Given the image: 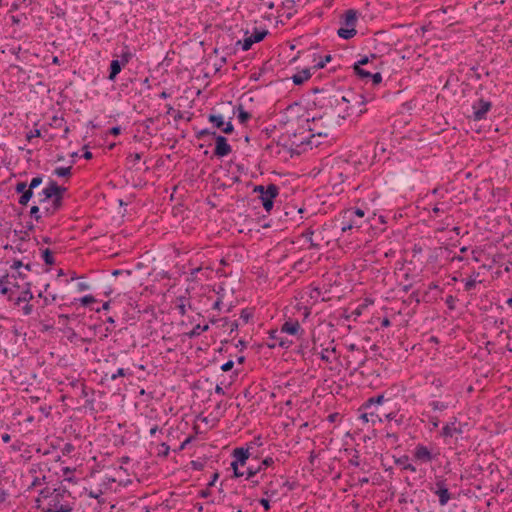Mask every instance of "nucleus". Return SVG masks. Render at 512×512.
<instances>
[{
  "label": "nucleus",
  "mask_w": 512,
  "mask_h": 512,
  "mask_svg": "<svg viewBox=\"0 0 512 512\" xmlns=\"http://www.w3.org/2000/svg\"><path fill=\"white\" fill-rule=\"evenodd\" d=\"M455 301H456V298L452 295H448L445 299V303L447 305V307L450 309V310H454L455 309Z\"/></svg>",
  "instance_id": "60"
},
{
  "label": "nucleus",
  "mask_w": 512,
  "mask_h": 512,
  "mask_svg": "<svg viewBox=\"0 0 512 512\" xmlns=\"http://www.w3.org/2000/svg\"><path fill=\"white\" fill-rule=\"evenodd\" d=\"M0 293L2 295H6L8 297L9 301L14 300V290L11 287L7 286V285L1 284V286H0Z\"/></svg>",
  "instance_id": "40"
},
{
  "label": "nucleus",
  "mask_w": 512,
  "mask_h": 512,
  "mask_svg": "<svg viewBox=\"0 0 512 512\" xmlns=\"http://www.w3.org/2000/svg\"><path fill=\"white\" fill-rule=\"evenodd\" d=\"M429 405L433 408V410L439 411H444L448 408V405L441 401H432Z\"/></svg>",
  "instance_id": "50"
},
{
  "label": "nucleus",
  "mask_w": 512,
  "mask_h": 512,
  "mask_svg": "<svg viewBox=\"0 0 512 512\" xmlns=\"http://www.w3.org/2000/svg\"><path fill=\"white\" fill-rule=\"evenodd\" d=\"M280 333H287L289 335L303 334L304 330L301 328L298 320L289 319L281 326Z\"/></svg>",
  "instance_id": "16"
},
{
  "label": "nucleus",
  "mask_w": 512,
  "mask_h": 512,
  "mask_svg": "<svg viewBox=\"0 0 512 512\" xmlns=\"http://www.w3.org/2000/svg\"><path fill=\"white\" fill-rule=\"evenodd\" d=\"M215 139V149H214V156L218 158L225 157L229 155L232 151V148L230 144L228 143V140L226 137L217 134Z\"/></svg>",
  "instance_id": "10"
},
{
  "label": "nucleus",
  "mask_w": 512,
  "mask_h": 512,
  "mask_svg": "<svg viewBox=\"0 0 512 512\" xmlns=\"http://www.w3.org/2000/svg\"><path fill=\"white\" fill-rule=\"evenodd\" d=\"M349 464L354 466V467H358L360 465V461H359V452L358 450H354V455L353 457L349 460Z\"/></svg>",
  "instance_id": "62"
},
{
  "label": "nucleus",
  "mask_w": 512,
  "mask_h": 512,
  "mask_svg": "<svg viewBox=\"0 0 512 512\" xmlns=\"http://www.w3.org/2000/svg\"><path fill=\"white\" fill-rule=\"evenodd\" d=\"M237 109V118L241 124H246L252 117L251 113L244 110L243 106L240 104L236 107Z\"/></svg>",
  "instance_id": "29"
},
{
  "label": "nucleus",
  "mask_w": 512,
  "mask_h": 512,
  "mask_svg": "<svg viewBox=\"0 0 512 512\" xmlns=\"http://www.w3.org/2000/svg\"><path fill=\"white\" fill-rule=\"evenodd\" d=\"M312 76L311 69L305 68L302 71L298 72L297 74H294L291 79L294 83V85L299 86L302 85L305 81L310 79Z\"/></svg>",
  "instance_id": "20"
},
{
  "label": "nucleus",
  "mask_w": 512,
  "mask_h": 512,
  "mask_svg": "<svg viewBox=\"0 0 512 512\" xmlns=\"http://www.w3.org/2000/svg\"><path fill=\"white\" fill-rule=\"evenodd\" d=\"M134 54L130 51L128 46H125L122 53L120 54V59L118 61L125 67L129 61L133 58Z\"/></svg>",
  "instance_id": "32"
},
{
  "label": "nucleus",
  "mask_w": 512,
  "mask_h": 512,
  "mask_svg": "<svg viewBox=\"0 0 512 512\" xmlns=\"http://www.w3.org/2000/svg\"><path fill=\"white\" fill-rule=\"evenodd\" d=\"M263 495L268 497L269 499H273L278 494L277 488L274 487L273 481L268 482L263 488H262Z\"/></svg>",
  "instance_id": "28"
},
{
  "label": "nucleus",
  "mask_w": 512,
  "mask_h": 512,
  "mask_svg": "<svg viewBox=\"0 0 512 512\" xmlns=\"http://www.w3.org/2000/svg\"><path fill=\"white\" fill-rule=\"evenodd\" d=\"M348 212H350L354 217H356L357 219H359L361 221V219L365 216V211L361 208H349V209H346Z\"/></svg>",
  "instance_id": "47"
},
{
  "label": "nucleus",
  "mask_w": 512,
  "mask_h": 512,
  "mask_svg": "<svg viewBox=\"0 0 512 512\" xmlns=\"http://www.w3.org/2000/svg\"><path fill=\"white\" fill-rule=\"evenodd\" d=\"M267 34H268L267 30L255 28L253 33L250 36L253 38V40L256 43H258V42H261L266 37Z\"/></svg>",
  "instance_id": "36"
},
{
  "label": "nucleus",
  "mask_w": 512,
  "mask_h": 512,
  "mask_svg": "<svg viewBox=\"0 0 512 512\" xmlns=\"http://www.w3.org/2000/svg\"><path fill=\"white\" fill-rule=\"evenodd\" d=\"M329 98L334 100L335 106L346 104L345 111L347 112V116H351L352 114L361 116L366 113L367 109L365 105L370 101V99L363 94H357L352 91L348 92L346 95L335 94L334 96H329Z\"/></svg>",
  "instance_id": "1"
},
{
  "label": "nucleus",
  "mask_w": 512,
  "mask_h": 512,
  "mask_svg": "<svg viewBox=\"0 0 512 512\" xmlns=\"http://www.w3.org/2000/svg\"><path fill=\"white\" fill-rule=\"evenodd\" d=\"M47 186L49 196H55L64 199V194L67 192L66 187L58 185V183L53 179H49Z\"/></svg>",
  "instance_id": "18"
},
{
  "label": "nucleus",
  "mask_w": 512,
  "mask_h": 512,
  "mask_svg": "<svg viewBox=\"0 0 512 512\" xmlns=\"http://www.w3.org/2000/svg\"><path fill=\"white\" fill-rule=\"evenodd\" d=\"M385 437L387 439H392L393 443H397L398 442V435H397V433L394 432L393 430H390L389 428H387V432H386Z\"/></svg>",
  "instance_id": "64"
},
{
  "label": "nucleus",
  "mask_w": 512,
  "mask_h": 512,
  "mask_svg": "<svg viewBox=\"0 0 512 512\" xmlns=\"http://www.w3.org/2000/svg\"><path fill=\"white\" fill-rule=\"evenodd\" d=\"M231 456L236 460V463H239L241 467L245 466L248 459L253 456V452L249 451L248 448H244V446L236 447L232 450Z\"/></svg>",
  "instance_id": "13"
},
{
  "label": "nucleus",
  "mask_w": 512,
  "mask_h": 512,
  "mask_svg": "<svg viewBox=\"0 0 512 512\" xmlns=\"http://www.w3.org/2000/svg\"><path fill=\"white\" fill-rule=\"evenodd\" d=\"M373 86L379 85L382 82V75L380 72L371 73L370 80Z\"/></svg>",
  "instance_id": "51"
},
{
  "label": "nucleus",
  "mask_w": 512,
  "mask_h": 512,
  "mask_svg": "<svg viewBox=\"0 0 512 512\" xmlns=\"http://www.w3.org/2000/svg\"><path fill=\"white\" fill-rule=\"evenodd\" d=\"M48 192V186H46L41 192L38 193V204L43 205L51 201L53 196H49Z\"/></svg>",
  "instance_id": "37"
},
{
  "label": "nucleus",
  "mask_w": 512,
  "mask_h": 512,
  "mask_svg": "<svg viewBox=\"0 0 512 512\" xmlns=\"http://www.w3.org/2000/svg\"><path fill=\"white\" fill-rule=\"evenodd\" d=\"M30 217L31 218H37L39 217V215L42 214V212L40 211V208L38 205H33L31 208H30Z\"/></svg>",
  "instance_id": "63"
},
{
  "label": "nucleus",
  "mask_w": 512,
  "mask_h": 512,
  "mask_svg": "<svg viewBox=\"0 0 512 512\" xmlns=\"http://www.w3.org/2000/svg\"><path fill=\"white\" fill-rule=\"evenodd\" d=\"M194 439H195V437H194V436H189V437H187V438H186V439H185V440H184V441L179 445V447H178L176 450H174V451H175V452H180V451L184 450V449L186 448V446H187L189 443H191Z\"/></svg>",
  "instance_id": "56"
},
{
  "label": "nucleus",
  "mask_w": 512,
  "mask_h": 512,
  "mask_svg": "<svg viewBox=\"0 0 512 512\" xmlns=\"http://www.w3.org/2000/svg\"><path fill=\"white\" fill-rule=\"evenodd\" d=\"M51 207L56 210V212L60 211L64 205V199L53 196L50 201Z\"/></svg>",
  "instance_id": "39"
},
{
  "label": "nucleus",
  "mask_w": 512,
  "mask_h": 512,
  "mask_svg": "<svg viewBox=\"0 0 512 512\" xmlns=\"http://www.w3.org/2000/svg\"><path fill=\"white\" fill-rule=\"evenodd\" d=\"M457 419L454 418L453 422L447 423L442 427L441 436L444 438L453 437L454 435H461L463 434L464 430L463 428L465 426H468L467 423L461 424L459 423L458 426H456Z\"/></svg>",
  "instance_id": "12"
},
{
  "label": "nucleus",
  "mask_w": 512,
  "mask_h": 512,
  "mask_svg": "<svg viewBox=\"0 0 512 512\" xmlns=\"http://www.w3.org/2000/svg\"><path fill=\"white\" fill-rule=\"evenodd\" d=\"M264 193L265 194H261L259 196V199L261 200L264 210L270 213L273 209L274 201L279 195V187L274 183H270L266 186V191Z\"/></svg>",
  "instance_id": "4"
},
{
  "label": "nucleus",
  "mask_w": 512,
  "mask_h": 512,
  "mask_svg": "<svg viewBox=\"0 0 512 512\" xmlns=\"http://www.w3.org/2000/svg\"><path fill=\"white\" fill-rule=\"evenodd\" d=\"M394 463L402 467L403 470H408L410 472H416V467L409 463V456L402 455L400 457H393Z\"/></svg>",
  "instance_id": "22"
},
{
  "label": "nucleus",
  "mask_w": 512,
  "mask_h": 512,
  "mask_svg": "<svg viewBox=\"0 0 512 512\" xmlns=\"http://www.w3.org/2000/svg\"><path fill=\"white\" fill-rule=\"evenodd\" d=\"M268 333H269V338L271 340L277 341V343L268 344L269 348H275L278 345L281 348L288 349L293 344V342L291 340H289L288 338L279 337L278 330H276V329H271Z\"/></svg>",
  "instance_id": "14"
},
{
  "label": "nucleus",
  "mask_w": 512,
  "mask_h": 512,
  "mask_svg": "<svg viewBox=\"0 0 512 512\" xmlns=\"http://www.w3.org/2000/svg\"><path fill=\"white\" fill-rule=\"evenodd\" d=\"M42 182H43V176L42 175H37V176H35V177H33L31 179V181H30V183L28 185H29V187L31 189L34 190L35 188L40 186L42 184Z\"/></svg>",
  "instance_id": "48"
},
{
  "label": "nucleus",
  "mask_w": 512,
  "mask_h": 512,
  "mask_svg": "<svg viewBox=\"0 0 512 512\" xmlns=\"http://www.w3.org/2000/svg\"><path fill=\"white\" fill-rule=\"evenodd\" d=\"M358 21V11L355 9H348L341 17V27L337 30V35L345 40L353 38L357 31L356 25Z\"/></svg>",
  "instance_id": "2"
},
{
  "label": "nucleus",
  "mask_w": 512,
  "mask_h": 512,
  "mask_svg": "<svg viewBox=\"0 0 512 512\" xmlns=\"http://www.w3.org/2000/svg\"><path fill=\"white\" fill-rule=\"evenodd\" d=\"M155 120H156V118L149 117V118L145 119L142 123V125L144 126V132L150 136L154 135L153 133L150 132V127L155 122Z\"/></svg>",
  "instance_id": "45"
},
{
  "label": "nucleus",
  "mask_w": 512,
  "mask_h": 512,
  "mask_svg": "<svg viewBox=\"0 0 512 512\" xmlns=\"http://www.w3.org/2000/svg\"><path fill=\"white\" fill-rule=\"evenodd\" d=\"M22 287H24V290L21 292V294L17 298H14V300H13L16 305H20V303H22V302L28 303L30 300L33 299V294L31 292V283L28 281H25L22 284Z\"/></svg>",
  "instance_id": "19"
},
{
  "label": "nucleus",
  "mask_w": 512,
  "mask_h": 512,
  "mask_svg": "<svg viewBox=\"0 0 512 512\" xmlns=\"http://www.w3.org/2000/svg\"><path fill=\"white\" fill-rule=\"evenodd\" d=\"M256 43L251 36L244 38L242 41L239 40L237 42L238 45H241L243 51H248L252 45Z\"/></svg>",
  "instance_id": "38"
},
{
  "label": "nucleus",
  "mask_w": 512,
  "mask_h": 512,
  "mask_svg": "<svg viewBox=\"0 0 512 512\" xmlns=\"http://www.w3.org/2000/svg\"><path fill=\"white\" fill-rule=\"evenodd\" d=\"M126 375H127V373H126L125 369L118 368L117 371L115 373H112L109 377H110V380H116L118 377H124Z\"/></svg>",
  "instance_id": "55"
},
{
  "label": "nucleus",
  "mask_w": 512,
  "mask_h": 512,
  "mask_svg": "<svg viewBox=\"0 0 512 512\" xmlns=\"http://www.w3.org/2000/svg\"><path fill=\"white\" fill-rule=\"evenodd\" d=\"M491 101L479 98L472 104V115L471 119L474 121H481L487 118V113L491 110Z\"/></svg>",
  "instance_id": "3"
},
{
  "label": "nucleus",
  "mask_w": 512,
  "mask_h": 512,
  "mask_svg": "<svg viewBox=\"0 0 512 512\" xmlns=\"http://www.w3.org/2000/svg\"><path fill=\"white\" fill-rule=\"evenodd\" d=\"M383 417L388 420L387 428L390 430L394 429V424L396 427H400L403 424V415H399L396 411L383 413Z\"/></svg>",
  "instance_id": "17"
},
{
  "label": "nucleus",
  "mask_w": 512,
  "mask_h": 512,
  "mask_svg": "<svg viewBox=\"0 0 512 512\" xmlns=\"http://www.w3.org/2000/svg\"><path fill=\"white\" fill-rule=\"evenodd\" d=\"M319 61L316 62L311 69L318 70L322 69L326 66L328 62L332 60V56L330 54L325 55L324 57L318 56Z\"/></svg>",
  "instance_id": "35"
},
{
  "label": "nucleus",
  "mask_w": 512,
  "mask_h": 512,
  "mask_svg": "<svg viewBox=\"0 0 512 512\" xmlns=\"http://www.w3.org/2000/svg\"><path fill=\"white\" fill-rule=\"evenodd\" d=\"M263 445V442H262V437L261 435H258V436H255L253 438V440H251L250 442H248L244 448H248L249 451H252L254 453V450L256 448H259Z\"/></svg>",
  "instance_id": "34"
},
{
  "label": "nucleus",
  "mask_w": 512,
  "mask_h": 512,
  "mask_svg": "<svg viewBox=\"0 0 512 512\" xmlns=\"http://www.w3.org/2000/svg\"><path fill=\"white\" fill-rule=\"evenodd\" d=\"M477 281L475 278L467 279L465 282L464 290L469 292L476 287Z\"/></svg>",
  "instance_id": "54"
},
{
  "label": "nucleus",
  "mask_w": 512,
  "mask_h": 512,
  "mask_svg": "<svg viewBox=\"0 0 512 512\" xmlns=\"http://www.w3.org/2000/svg\"><path fill=\"white\" fill-rule=\"evenodd\" d=\"M312 93L316 94V93H322L324 94V99H328L329 100V103L330 105H335L334 103V100L333 99H330L329 96H334L335 94H332V91L331 89L329 88H319V87H315V88H312Z\"/></svg>",
  "instance_id": "33"
},
{
  "label": "nucleus",
  "mask_w": 512,
  "mask_h": 512,
  "mask_svg": "<svg viewBox=\"0 0 512 512\" xmlns=\"http://www.w3.org/2000/svg\"><path fill=\"white\" fill-rule=\"evenodd\" d=\"M72 166L68 167H57L53 170V175L65 178L66 180H69L72 176Z\"/></svg>",
  "instance_id": "25"
},
{
  "label": "nucleus",
  "mask_w": 512,
  "mask_h": 512,
  "mask_svg": "<svg viewBox=\"0 0 512 512\" xmlns=\"http://www.w3.org/2000/svg\"><path fill=\"white\" fill-rule=\"evenodd\" d=\"M353 70H354L355 75L359 79H361L365 83L369 82L370 76H371L370 71H367V70L363 69L362 66H358V65H353Z\"/></svg>",
  "instance_id": "26"
},
{
  "label": "nucleus",
  "mask_w": 512,
  "mask_h": 512,
  "mask_svg": "<svg viewBox=\"0 0 512 512\" xmlns=\"http://www.w3.org/2000/svg\"><path fill=\"white\" fill-rule=\"evenodd\" d=\"M2 280H4L5 285L11 287L12 289L13 288L19 289L22 287V284H20L17 281V276L14 273L5 272L4 274H2Z\"/></svg>",
  "instance_id": "23"
},
{
  "label": "nucleus",
  "mask_w": 512,
  "mask_h": 512,
  "mask_svg": "<svg viewBox=\"0 0 512 512\" xmlns=\"http://www.w3.org/2000/svg\"><path fill=\"white\" fill-rule=\"evenodd\" d=\"M208 330H209L208 324H205V325L197 324L196 326H194V328L191 331L185 333V335L189 339H193V338L200 336L203 332H206Z\"/></svg>",
  "instance_id": "24"
},
{
  "label": "nucleus",
  "mask_w": 512,
  "mask_h": 512,
  "mask_svg": "<svg viewBox=\"0 0 512 512\" xmlns=\"http://www.w3.org/2000/svg\"><path fill=\"white\" fill-rule=\"evenodd\" d=\"M268 497L267 498H261L258 500L259 504L264 508L266 512H268L271 509V504Z\"/></svg>",
  "instance_id": "58"
},
{
  "label": "nucleus",
  "mask_w": 512,
  "mask_h": 512,
  "mask_svg": "<svg viewBox=\"0 0 512 512\" xmlns=\"http://www.w3.org/2000/svg\"><path fill=\"white\" fill-rule=\"evenodd\" d=\"M56 213H57L56 210H54L51 207V204H49L48 206H44L43 212H42L44 217H51V216H53Z\"/></svg>",
  "instance_id": "59"
},
{
  "label": "nucleus",
  "mask_w": 512,
  "mask_h": 512,
  "mask_svg": "<svg viewBox=\"0 0 512 512\" xmlns=\"http://www.w3.org/2000/svg\"><path fill=\"white\" fill-rule=\"evenodd\" d=\"M389 398L385 397V393L378 394L376 396L368 398L361 406L360 410H370L372 408H379L384 402L389 401Z\"/></svg>",
  "instance_id": "15"
},
{
  "label": "nucleus",
  "mask_w": 512,
  "mask_h": 512,
  "mask_svg": "<svg viewBox=\"0 0 512 512\" xmlns=\"http://www.w3.org/2000/svg\"><path fill=\"white\" fill-rule=\"evenodd\" d=\"M28 187H29V185L27 184V182L19 181L15 185V192L18 193V194H22L25 190H27Z\"/></svg>",
  "instance_id": "53"
},
{
  "label": "nucleus",
  "mask_w": 512,
  "mask_h": 512,
  "mask_svg": "<svg viewBox=\"0 0 512 512\" xmlns=\"http://www.w3.org/2000/svg\"><path fill=\"white\" fill-rule=\"evenodd\" d=\"M253 317L252 311L249 309H243L240 313V318L245 322L248 323L249 320Z\"/></svg>",
  "instance_id": "52"
},
{
  "label": "nucleus",
  "mask_w": 512,
  "mask_h": 512,
  "mask_svg": "<svg viewBox=\"0 0 512 512\" xmlns=\"http://www.w3.org/2000/svg\"><path fill=\"white\" fill-rule=\"evenodd\" d=\"M122 69L123 65L118 61V59H113L109 66V74L107 76L108 80L115 81L117 75L121 72Z\"/></svg>",
  "instance_id": "21"
},
{
  "label": "nucleus",
  "mask_w": 512,
  "mask_h": 512,
  "mask_svg": "<svg viewBox=\"0 0 512 512\" xmlns=\"http://www.w3.org/2000/svg\"><path fill=\"white\" fill-rule=\"evenodd\" d=\"M53 494H54L53 489H51L49 487H45L40 490L39 497L41 499H48V498L50 499Z\"/></svg>",
  "instance_id": "49"
},
{
  "label": "nucleus",
  "mask_w": 512,
  "mask_h": 512,
  "mask_svg": "<svg viewBox=\"0 0 512 512\" xmlns=\"http://www.w3.org/2000/svg\"><path fill=\"white\" fill-rule=\"evenodd\" d=\"M437 454H433L432 451L423 444H417L414 452L413 459L420 463H429L436 459Z\"/></svg>",
  "instance_id": "6"
},
{
  "label": "nucleus",
  "mask_w": 512,
  "mask_h": 512,
  "mask_svg": "<svg viewBox=\"0 0 512 512\" xmlns=\"http://www.w3.org/2000/svg\"><path fill=\"white\" fill-rule=\"evenodd\" d=\"M33 191H34L33 189L28 187L27 190H25L22 194H20V197L18 199V203L21 206H27L29 201L32 199V197L34 195Z\"/></svg>",
  "instance_id": "30"
},
{
  "label": "nucleus",
  "mask_w": 512,
  "mask_h": 512,
  "mask_svg": "<svg viewBox=\"0 0 512 512\" xmlns=\"http://www.w3.org/2000/svg\"><path fill=\"white\" fill-rule=\"evenodd\" d=\"M41 258L47 266L55 264L54 252L49 248L41 249Z\"/></svg>",
  "instance_id": "27"
},
{
  "label": "nucleus",
  "mask_w": 512,
  "mask_h": 512,
  "mask_svg": "<svg viewBox=\"0 0 512 512\" xmlns=\"http://www.w3.org/2000/svg\"><path fill=\"white\" fill-rule=\"evenodd\" d=\"M273 464H274V459L272 457H266L257 466H252V465L248 466L246 469V480L255 478L257 476V474H259L261 471L267 469L268 467L272 466Z\"/></svg>",
  "instance_id": "11"
},
{
  "label": "nucleus",
  "mask_w": 512,
  "mask_h": 512,
  "mask_svg": "<svg viewBox=\"0 0 512 512\" xmlns=\"http://www.w3.org/2000/svg\"><path fill=\"white\" fill-rule=\"evenodd\" d=\"M383 413L386 412L379 410V408L370 409L369 416L371 418V422L373 425H375L376 423H381L383 421Z\"/></svg>",
  "instance_id": "31"
},
{
  "label": "nucleus",
  "mask_w": 512,
  "mask_h": 512,
  "mask_svg": "<svg viewBox=\"0 0 512 512\" xmlns=\"http://www.w3.org/2000/svg\"><path fill=\"white\" fill-rule=\"evenodd\" d=\"M141 158H142V154L141 153H130L127 156V161L128 162H132V163H136V162L140 161Z\"/></svg>",
  "instance_id": "61"
},
{
  "label": "nucleus",
  "mask_w": 512,
  "mask_h": 512,
  "mask_svg": "<svg viewBox=\"0 0 512 512\" xmlns=\"http://www.w3.org/2000/svg\"><path fill=\"white\" fill-rule=\"evenodd\" d=\"M339 221L341 224L342 232H346L352 228H360L362 226V221L354 217L347 210H344L340 213Z\"/></svg>",
  "instance_id": "7"
},
{
  "label": "nucleus",
  "mask_w": 512,
  "mask_h": 512,
  "mask_svg": "<svg viewBox=\"0 0 512 512\" xmlns=\"http://www.w3.org/2000/svg\"><path fill=\"white\" fill-rule=\"evenodd\" d=\"M208 121L213 125V127L221 130L224 134H231L234 131L232 122H225L224 117L220 114H209Z\"/></svg>",
  "instance_id": "8"
},
{
  "label": "nucleus",
  "mask_w": 512,
  "mask_h": 512,
  "mask_svg": "<svg viewBox=\"0 0 512 512\" xmlns=\"http://www.w3.org/2000/svg\"><path fill=\"white\" fill-rule=\"evenodd\" d=\"M82 306L84 307H88L90 306L92 303H95L97 300L95 299V297L93 295H85L79 299H77Z\"/></svg>",
  "instance_id": "41"
},
{
  "label": "nucleus",
  "mask_w": 512,
  "mask_h": 512,
  "mask_svg": "<svg viewBox=\"0 0 512 512\" xmlns=\"http://www.w3.org/2000/svg\"><path fill=\"white\" fill-rule=\"evenodd\" d=\"M368 361L367 351H358V353H353L348 356L347 359V369L352 367V371L356 372L364 367L365 363Z\"/></svg>",
  "instance_id": "9"
},
{
  "label": "nucleus",
  "mask_w": 512,
  "mask_h": 512,
  "mask_svg": "<svg viewBox=\"0 0 512 512\" xmlns=\"http://www.w3.org/2000/svg\"><path fill=\"white\" fill-rule=\"evenodd\" d=\"M377 55L372 53L370 54L369 56L365 55L363 57H361L357 62L354 63V65H358V66H364V65H367L371 59H377Z\"/></svg>",
  "instance_id": "43"
},
{
  "label": "nucleus",
  "mask_w": 512,
  "mask_h": 512,
  "mask_svg": "<svg viewBox=\"0 0 512 512\" xmlns=\"http://www.w3.org/2000/svg\"><path fill=\"white\" fill-rule=\"evenodd\" d=\"M430 490L438 496L439 504L441 506H445L449 500L451 499L452 495L449 492V489L446 485V481L444 479H438L435 482V489L430 488Z\"/></svg>",
  "instance_id": "5"
},
{
  "label": "nucleus",
  "mask_w": 512,
  "mask_h": 512,
  "mask_svg": "<svg viewBox=\"0 0 512 512\" xmlns=\"http://www.w3.org/2000/svg\"><path fill=\"white\" fill-rule=\"evenodd\" d=\"M186 300H187L186 297H183V296L178 298L179 303L176 305V308L178 309L179 314L181 316H184L186 314V305H185Z\"/></svg>",
  "instance_id": "46"
},
{
  "label": "nucleus",
  "mask_w": 512,
  "mask_h": 512,
  "mask_svg": "<svg viewBox=\"0 0 512 512\" xmlns=\"http://www.w3.org/2000/svg\"><path fill=\"white\" fill-rule=\"evenodd\" d=\"M206 136H211V137L215 138L217 136V133L215 131H211V130H209L207 128L202 129V130H200L199 132L196 133V138L199 139V140L203 139Z\"/></svg>",
  "instance_id": "42"
},
{
  "label": "nucleus",
  "mask_w": 512,
  "mask_h": 512,
  "mask_svg": "<svg viewBox=\"0 0 512 512\" xmlns=\"http://www.w3.org/2000/svg\"><path fill=\"white\" fill-rule=\"evenodd\" d=\"M169 452H170L169 445H167L166 443L159 444L158 451H157V455L159 457H167L169 455Z\"/></svg>",
  "instance_id": "44"
},
{
  "label": "nucleus",
  "mask_w": 512,
  "mask_h": 512,
  "mask_svg": "<svg viewBox=\"0 0 512 512\" xmlns=\"http://www.w3.org/2000/svg\"><path fill=\"white\" fill-rule=\"evenodd\" d=\"M74 450H75L74 445L72 443H70V442H67V443L64 444V446L62 448V454L63 455H69Z\"/></svg>",
  "instance_id": "57"
}]
</instances>
